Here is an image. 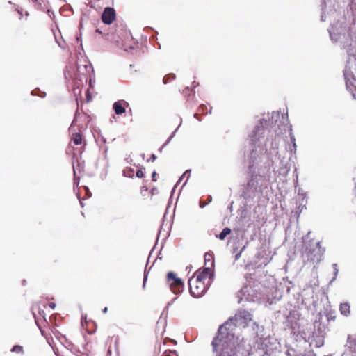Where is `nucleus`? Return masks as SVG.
<instances>
[{
  "instance_id": "nucleus-17",
  "label": "nucleus",
  "mask_w": 356,
  "mask_h": 356,
  "mask_svg": "<svg viewBox=\"0 0 356 356\" xmlns=\"http://www.w3.org/2000/svg\"><path fill=\"white\" fill-rule=\"evenodd\" d=\"M86 95H87V102H90L91 97H90V94L89 90H87Z\"/></svg>"
},
{
  "instance_id": "nucleus-13",
  "label": "nucleus",
  "mask_w": 356,
  "mask_h": 356,
  "mask_svg": "<svg viewBox=\"0 0 356 356\" xmlns=\"http://www.w3.org/2000/svg\"><path fill=\"white\" fill-rule=\"evenodd\" d=\"M175 79V75L173 74H170L164 76L163 78V83L165 84L170 82L171 81L174 80Z\"/></svg>"
},
{
  "instance_id": "nucleus-20",
  "label": "nucleus",
  "mask_w": 356,
  "mask_h": 356,
  "mask_svg": "<svg viewBox=\"0 0 356 356\" xmlns=\"http://www.w3.org/2000/svg\"><path fill=\"white\" fill-rule=\"evenodd\" d=\"M156 172H154L152 173V180H153L154 181H156V178H155V177H156Z\"/></svg>"
},
{
  "instance_id": "nucleus-8",
  "label": "nucleus",
  "mask_w": 356,
  "mask_h": 356,
  "mask_svg": "<svg viewBox=\"0 0 356 356\" xmlns=\"http://www.w3.org/2000/svg\"><path fill=\"white\" fill-rule=\"evenodd\" d=\"M340 312L344 316H348L350 313V306L348 302L340 305Z\"/></svg>"
},
{
  "instance_id": "nucleus-11",
  "label": "nucleus",
  "mask_w": 356,
  "mask_h": 356,
  "mask_svg": "<svg viewBox=\"0 0 356 356\" xmlns=\"http://www.w3.org/2000/svg\"><path fill=\"white\" fill-rule=\"evenodd\" d=\"M123 175L127 177L133 178L134 170L131 168L127 167L123 170Z\"/></svg>"
},
{
  "instance_id": "nucleus-7",
  "label": "nucleus",
  "mask_w": 356,
  "mask_h": 356,
  "mask_svg": "<svg viewBox=\"0 0 356 356\" xmlns=\"http://www.w3.org/2000/svg\"><path fill=\"white\" fill-rule=\"evenodd\" d=\"M129 106V103L124 100L115 102L113 105V108L116 115H121L126 111V108Z\"/></svg>"
},
{
  "instance_id": "nucleus-9",
  "label": "nucleus",
  "mask_w": 356,
  "mask_h": 356,
  "mask_svg": "<svg viewBox=\"0 0 356 356\" xmlns=\"http://www.w3.org/2000/svg\"><path fill=\"white\" fill-rule=\"evenodd\" d=\"M204 262L205 265H207L209 262H210L211 268L213 266L214 259H213V255L211 253H206L204 254Z\"/></svg>"
},
{
  "instance_id": "nucleus-19",
  "label": "nucleus",
  "mask_w": 356,
  "mask_h": 356,
  "mask_svg": "<svg viewBox=\"0 0 356 356\" xmlns=\"http://www.w3.org/2000/svg\"><path fill=\"white\" fill-rule=\"evenodd\" d=\"M205 106L204 105H201L200 107H199V112H201L202 113H204V108Z\"/></svg>"
},
{
  "instance_id": "nucleus-14",
  "label": "nucleus",
  "mask_w": 356,
  "mask_h": 356,
  "mask_svg": "<svg viewBox=\"0 0 356 356\" xmlns=\"http://www.w3.org/2000/svg\"><path fill=\"white\" fill-rule=\"evenodd\" d=\"M12 352L22 353H23V347L19 345L14 346L11 350Z\"/></svg>"
},
{
  "instance_id": "nucleus-27",
  "label": "nucleus",
  "mask_w": 356,
  "mask_h": 356,
  "mask_svg": "<svg viewBox=\"0 0 356 356\" xmlns=\"http://www.w3.org/2000/svg\"><path fill=\"white\" fill-rule=\"evenodd\" d=\"M152 156H153V157H152V159H155V156H154V155H153Z\"/></svg>"
},
{
  "instance_id": "nucleus-21",
  "label": "nucleus",
  "mask_w": 356,
  "mask_h": 356,
  "mask_svg": "<svg viewBox=\"0 0 356 356\" xmlns=\"http://www.w3.org/2000/svg\"><path fill=\"white\" fill-rule=\"evenodd\" d=\"M263 353L262 355L260 356H271L270 354H268L267 352L261 351Z\"/></svg>"
},
{
  "instance_id": "nucleus-10",
  "label": "nucleus",
  "mask_w": 356,
  "mask_h": 356,
  "mask_svg": "<svg viewBox=\"0 0 356 356\" xmlns=\"http://www.w3.org/2000/svg\"><path fill=\"white\" fill-rule=\"evenodd\" d=\"M232 232V230L229 227H225L222 229V231L219 234L218 236H217V237H218V238L220 240H224L225 238V237L230 234Z\"/></svg>"
},
{
  "instance_id": "nucleus-26",
  "label": "nucleus",
  "mask_w": 356,
  "mask_h": 356,
  "mask_svg": "<svg viewBox=\"0 0 356 356\" xmlns=\"http://www.w3.org/2000/svg\"><path fill=\"white\" fill-rule=\"evenodd\" d=\"M152 156H153V157H152V159H155V156H154V155H153Z\"/></svg>"
},
{
  "instance_id": "nucleus-5",
  "label": "nucleus",
  "mask_w": 356,
  "mask_h": 356,
  "mask_svg": "<svg viewBox=\"0 0 356 356\" xmlns=\"http://www.w3.org/2000/svg\"><path fill=\"white\" fill-rule=\"evenodd\" d=\"M74 144L75 145H82L80 148V153H82L86 145V142L83 139L82 134L80 132L72 133L70 139V145Z\"/></svg>"
},
{
  "instance_id": "nucleus-4",
  "label": "nucleus",
  "mask_w": 356,
  "mask_h": 356,
  "mask_svg": "<svg viewBox=\"0 0 356 356\" xmlns=\"http://www.w3.org/2000/svg\"><path fill=\"white\" fill-rule=\"evenodd\" d=\"M102 21L105 24H111L116 18V13L113 8L106 7L102 14Z\"/></svg>"
},
{
  "instance_id": "nucleus-1",
  "label": "nucleus",
  "mask_w": 356,
  "mask_h": 356,
  "mask_svg": "<svg viewBox=\"0 0 356 356\" xmlns=\"http://www.w3.org/2000/svg\"><path fill=\"white\" fill-rule=\"evenodd\" d=\"M232 321V318H229L220 326L218 336L212 341L213 349L220 353L219 356H236L233 334L231 332L236 325Z\"/></svg>"
},
{
  "instance_id": "nucleus-6",
  "label": "nucleus",
  "mask_w": 356,
  "mask_h": 356,
  "mask_svg": "<svg viewBox=\"0 0 356 356\" xmlns=\"http://www.w3.org/2000/svg\"><path fill=\"white\" fill-rule=\"evenodd\" d=\"M305 255L308 261L312 262L319 261L321 260L320 250L315 248L314 250L308 249L307 247L305 250Z\"/></svg>"
},
{
  "instance_id": "nucleus-24",
  "label": "nucleus",
  "mask_w": 356,
  "mask_h": 356,
  "mask_svg": "<svg viewBox=\"0 0 356 356\" xmlns=\"http://www.w3.org/2000/svg\"><path fill=\"white\" fill-rule=\"evenodd\" d=\"M239 256H240V253L236 255V259H238Z\"/></svg>"
},
{
  "instance_id": "nucleus-22",
  "label": "nucleus",
  "mask_w": 356,
  "mask_h": 356,
  "mask_svg": "<svg viewBox=\"0 0 356 356\" xmlns=\"http://www.w3.org/2000/svg\"><path fill=\"white\" fill-rule=\"evenodd\" d=\"M146 282H147V276H145L144 280H143V287H145Z\"/></svg>"
},
{
  "instance_id": "nucleus-16",
  "label": "nucleus",
  "mask_w": 356,
  "mask_h": 356,
  "mask_svg": "<svg viewBox=\"0 0 356 356\" xmlns=\"http://www.w3.org/2000/svg\"><path fill=\"white\" fill-rule=\"evenodd\" d=\"M77 116H78V111H76V113H75V117H74V119L72 123V125H71V127H70V130L72 129V126L74 125V124L75 123L76 120V118H77Z\"/></svg>"
},
{
  "instance_id": "nucleus-3",
  "label": "nucleus",
  "mask_w": 356,
  "mask_h": 356,
  "mask_svg": "<svg viewBox=\"0 0 356 356\" xmlns=\"http://www.w3.org/2000/svg\"><path fill=\"white\" fill-rule=\"evenodd\" d=\"M166 282L169 285L170 290L175 294L181 292L184 289V283L182 280L177 277L176 274L173 272H169L167 274Z\"/></svg>"
},
{
  "instance_id": "nucleus-18",
  "label": "nucleus",
  "mask_w": 356,
  "mask_h": 356,
  "mask_svg": "<svg viewBox=\"0 0 356 356\" xmlns=\"http://www.w3.org/2000/svg\"><path fill=\"white\" fill-rule=\"evenodd\" d=\"M49 306L50 308H51L52 309H54L55 307H56V304L54 302H49Z\"/></svg>"
},
{
  "instance_id": "nucleus-2",
  "label": "nucleus",
  "mask_w": 356,
  "mask_h": 356,
  "mask_svg": "<svg viewBox=\"0 0 356 356\" xmlns=\"http://www.w3.org/2000/svg\"><path fill=\"white\" fill-rule=\"evenodd\" d=\"M213 276V270L211 267L196 271L188 280L191 295L194 298L202 297L209 287Z\"/></svg>"
},
{
  "instance_id": "nucleus-15",
  "label": "nucleus",
  "mask_w": 356,
  "mask_h": 356,
  "mask_svg": "<svg viewBox=\"0 0 356 356\" xmlns=\"http://www.w3.org/2000/svg\"><path fill=\"white\" fill-rule=\"evenodd\" d=\"M145 176V174H144V172L143 171L142 169H140L138 170L137 172H136V177H138V178H143Z\"/></svg>"
},
{
  "instance_id": "nucleus-25",
  "label": "nucleus",
  "mask_w": 356,
  "mask_h": 356,
  "mask_svg": "<svg viewBox=\"0 0 356 356\" xmlns=\"http://www.w3.org/2000/svg\"><path fill=\"white\" fill-rule=\"evenodd\" d=\"M291 140L294 142V141H295V138H294V137H293V136H291Z\"/></svg>"
},
{
  "instance_id": "nucleus-12",
  "label": "nucleus",
  "mask_w": 356,
  "mask_h": 356,
  "mask_svg": "<svg viewBox=\"0 0 356 356\" xmlns=\"http://www.w3.org/2000/svg\"><path fill=\"white\" fill-rule=\"evenodd\" d=\"M250 316H251V314L248 312L243 311V312H240V314L238 315H236L235 318L236 319L238 317H240V318H243L244 319L250 320L251 319Z\"/></svg>"
},
{
  "instance_id": "nucleus-23",
  "label": "nucleus",
  "mask_w": 356,
  "mask_h": 356,
  "mask_svg": "<svg viewBox=\"0 0 356 356\" xmlns=\"http://www.w3.org/2000/svg\"><path fill=\"white\" fill-rule=\"evenodd\" d=\"M103 313L106 314L108 312V308L105 307L102 309Z\"/></svg>"
}]
</instances>
